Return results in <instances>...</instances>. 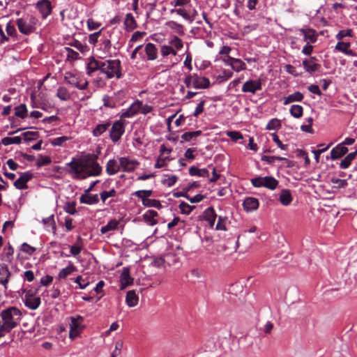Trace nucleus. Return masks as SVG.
I'll use <instances>...</instances> for the list:
<instances>
[{"instance_id": "obj_23", "label": "nucleus", "mask_w": 357, "mask_h": 357, "mask_svg": "<svg viewBox=\"0 0 357 357\" xmlns=\"http://www.w3.org/2000/svg\"><path fill=\"white\" fill-rule=\"evenodd\" d=\"M301 33L303 34L304 40L307 42V43H315L317 40V35L316 31L312 29H300Z\"/></svg>"}, {"instance_id": "obj_16", "label": "nucleus", "mask_w": 357, "mask_h": 357, "mask_svg": "<svg viewBox=\"0 0 357 357\" xmlns=\"http://www.w3.org/2000/svg\"><path fill=\"white\" fill-rule=\"evenodd\" d=\"M261 89L260 80H248L242 86V91L245 93H255L257 90Z\"/></svg>"}, {"instance_id": "obj_39", "label": "nucleus", "mask_w": 357, "mask_h": 357, "mask_svg": "<svg viewBox=\"0 0 357 357\" xmlns=\"http://www.w3.org/2000/svg\"><path fill=\"white\" fill-rule=\"evenodd\" d=\"M56 97L61 100L67 101L70 98V94L66 87L59 86L56 91Z\"/></svg>"}, {"instance_id": "obj_13", "label": "nucleus", "mask_w": 357, "mask_h": 357, "mask_svg": "<svg viewBox=\"0 0 357 357\" xmlns=\"http://www.w3.org/2000/svg\"><path fill=\"white\" fill-rule=\"evenodd\" d=\"M111 41L107 38L100 40L98 47L96 48V53L98 57L103 59L110 55Z\"/></svg>"}, {"instance_id": "obj_26", "label": "nucleus", "mask_w": 357, "mask_h": 357, "mask_svg": "<svg viewBox=\"0 0 357 357\" xmlns=\"http://www.w3.org/2000/svg\"><path fill=\"white\" fill-rule=\"evenodd\" d=\"M139 297L134 290H130L127 292L126 296V303L128 307H132L138 304Z\"/></svg>"}, {"instance_id": "obj_46", "label": "nucleus", "mask_w": 357, "mask_h": 357, "mask_svg": "<svg viewBox=\"0 0 357 357\" xmlns=\"http://www.w3.org/2000/svg\"><path fill=\"white\" fill-rule=\"evenodd\" d=\"M22 142V138L19 136L14 137H6L1 139V144L4 146H8L13 144H19Z\"/></svg>"}, {"instance_id": "obj_48", "label": "nucleus", "mask_w": 357, "mask_h": 357, "mask_svg": "<svg viewBox=\"0 0 357 357\" xmlns=\"http://www.w3.org/2000/svg\"><path fill=\"white\" fill-rule=\"evenodd\" d=\"M171 13H176L177 15L181 16L185 20H188L190 22H192L193 19L190 17L189 13L183 8H173L170 10Z\"/></svg>"}, {"instance_id": "obj_12", "label": "nucleus", "mask_w": 357, "mask_h": 357, "mask_svg": "<svg viewBox=\"0 0 357 357\" xmlns=\"http://www.w3.org/2000/svg\"><path fill=\"white\" fill-rule=\"evenodd\" d=\"M23 301L25 306L31 310L37 309L41 303L40 297L34 296L31 290L26 291Z\"/></svg>"}, {"instance_id": "obj_44", "label": "nucleus", "mask_w": 357, "mask_h": 357, "mask_svg": "<svg viewBox=\"0 0 357 357\" xmlns=\"http://www.w3.org/2000/svg\"><path fill=\"white\" fill-rule=\"evenodd\" d=\"M143 205L146 207H153L155 208H160L162 204L159 200L155 199H143Z\"/></svg>"}, {"instance_id": "obj_4", "label": "nucleus", "mask_w": 357, "mask_h": 357, "mask_svg": "<svg viewBox=\"0 0 357 357\" xmlns=\"http://www.w3.org/2000/svg\"><path fill=\"white\" fill-rule=\"evenodd\" d=\"M183 82L187 88L207 89L210 86V81L205 77H202L196 73L186 74Z\"/></svg>"}, {"instance_id": "obj_43", "label": "nucleus", "mask_w": 357, "mask_h": 357, "mask_svg": "<svg viewBox=\"0 0 357 357\" xmlns=\"http://www.w3.org/2000/svg\"><path fill=\"white\" fill-rule=\"evenodd\" d=\"M15 115L21 119H24L27 115V109L25 104H20L15 107Z\"/></svg>"}, {"instance_id": "obj_6", "label": "nucleus", "mask_w": 357, "mask_h": 357, "mask_svg": "<svg viewBox=\"0 0 357 357\" xmlns=\"http://www.w3.org/2000/svg\"><path fill=\"white\" fill-rule=\"evenodd\" d=\"M126 125V121L122 119L117 120L111 124L109 133V138L113 143L115 144L121 139L125 133Z\"/></svg>"}, {"instance_id": "obj_53", "label": "nucleus", "mask_w": 357, "mask_h": 357, "mask_svg": "<svg viewBox=\"0 0 357 357\" xmlns=\"http://www.w3.org/2000/svg\"><path fill=\"white\" fill-rule=\"evenodd\" d=\"M176 226H178L179 229H182L185 226V222L183 220H181L179 217H174V218L168 223L167 228L171 229Z\"/></svg>"}, {"instance_id": "obj_21", "label": "nucleus", "mask_w": 357, "mask_h": 357, "mask_svg": "<svg viewBox=\"0 0 357 357\" xmlns=\"http://www.w3.org/2000/svg\"><path fill=\"white\" fill-rule=\"evenodd\" d=\"M79 202L81 204L89 205L96 204L99 202V197L97 194L92 195L85 192L79 197Z\"/></svg>"}, {"instance_id": "obj_38", "label": "nucleus", "mask_w": 357, "mask_h": 357, "mask_svg": "<svg viewBox=\"0 0 357 357\" xmlns=\"http://www.w3.org/2000/svg\"><path fill=\"white\" fill-rule=\"evenodd\" d=\"M63 52L66 54V59L70 62H73L79 59V53L70 47H64Z\"/></svg>"}, {"instance_id": "obj_1", "label": "nucleus", "mask_w": 357, "mask_h": 357, "mask_svg": "<svg viewBox=\"0 0 357 357\" xmlns=\"http://www.w3.org/2000/svg\"><path fill=\"white\" fill-rule=\"evenodd\" d=\"M69 167L68 172L75 179H85L90 176H99L102 172V167L91 155L78 159L73 158L67 163Z\"/></svg>"}, {"instance_id": "obj_3", "label": "nucleus", "mask_w": 357, "mask_h": 357, "mask_svg": "<svg viewBox=\"0 0 357 357\" xmlns=\"http://www.w3.org/2000/svg\"><path fill=\"white\" fill-rule=\"evenodd\" d=\"M0 315L3 321L1 326L11 331L20 324L22 314L17 307L12 306L3 310Z\"/></svg>"}, {"instance_id": "obj_52", "label": "nucleus", "mask_w": 357, "mask_h": 357, "mask_svg": "<svg viewBox=\"0 0 357 357\" xmlns=\"http://www.w3.org/2000/svg\"><path fill=\"white\" fill-rule=\"evenodd\" d=\"M76 203L75 202H68L63 206V210L70 215H75L77 213Z\"/></svg>"}, {"instance_id": "obj_36", "label": "nucleus", "mask_w": 357, "mask_h": 357, "mask_svg": "<svg viewBox=\"0 0 357 357\" xmlns=\"http://www.w3.org/2000/svg\"><path fill=\"white\" fill-rule=\"evenodd\" d=\"M357 154V150L354 152H351L349 153L340 162V167L342 169H347L348 168L351 161L356 158Z\"/></svg>"}, {"instance_id": "obj_14", "label": "nucleus", "mask_w": 357, "mask_h": 357, "mask_svg": "<svg viewBox=\"0 0 357 357\" xmlns=\"http://www.w3.org/2000/svg\"><path fill=\"white\" fill-rule=\"evenodd\" d=\"M33 174L30 172L20 173V176L14 182V186L19 190L28 188L27 183L33 178Z\"/></svg>"}, {"instance_id": "obj_64", "label": "nucleus", "mask_w": 357, "mask_h": 357, "mask_svg": "<svg viewBox=\"0 0 357 357\" xmlns=\"http://www.w3.org/2000/svg\"><path fill=\"white\" fill-rule=\"evenodd\" d=\"M70 139V137H66V136L59 137L54 138L52 141V144L53 146H62L64 142L69 140Z\"/></svg>"}, {"instance_id": "obj_45", "label": "nucleus", "mask_w": 357, "mask_h": 357, "mask_svg": "<svg viewBox=\"0 0 357 357\" xmlns=\"http://www.w3.org/2000/svg\"><path fill=\"white\" fill-rule=\"evenodd\" d=\"M135 107H136V104H135V102H134L126 111L123 112L121 114L120 119L123 120V119L130 118V117L135 115L138 112V109L135 108Z\"/></svg>"}, {"instance_id": "obj_58", "label": "nucleus", "mask_w": 357, "mask_h": 357, "mask_svg": "<svg viewBox=\"0 0 357 357\" xmlns=\"http://www.w3.org/2000/svg\"><path fill=\"white\" fill-rule=\"evenodd\" d=\"M233 76V72L230 70H223L218 75V79L220 82H225L230 79Z\"/></svg>"}, {"instance_id": "obj_30", "label": "nucleus", "mask_w": 357, "mask_h": 357, "mask_svg": "<svg viewBox=\"0 0 357 357\" xmlns=\"http://www.w3.org/2000/svg\"><path fill=\"white\" fill-rule=\"evenodd\" d=\"M166 26L172 29L174 32L180 36L185 34L184 27L182 24L177 23L174 21H168L165 24Z\"/></svg>"}, {"instance_id": "obj_31", "label": "nucleus", "mask_w": 357, "mask_h": 357, "mask_svg": "<svg viewBox=\"0 0 357 357\" xmlns=\"http://www.w3.org/2000/svg\"><path fill=\"white\" fill-rule=\"evenodd\" d=\"M303 93L299 91H296L284 98V105H288L293 102H301L303 100Z\"/></svg>"}, {"instance_id": "obj_57", "label": "nucleus", "mask_w": 357, "mask_h": 357, "mask_svg": "<svg viewBox=\"0 0 357 357\" xmlns=\"http://www.w3.org/2000/svg\"><path fill=\"white\" fill-rule=\"evenodd\" d=\"M69 45L72 47H74L77 50H79L81 52H84L87 50V46L85 45H83L80 41L75 40L74 41H72L69 43Z\"/></svg>"}, {"instance_id": "obj_40", "label": "nucleus", "mask_w": 357, "mask_h": 357, "mask_svg": "<svg viewBox=\"0 0 357 357\" xmlns=\"http://www.w3.org/2000/svg\"><path fill=\"white\" fill-rule=\"evenodd\" d=\"M252 184L257 188H268V176L257 177L251 179Z\"/></svg>"}, {"instance_id": "obj_8", "label": "nucleus", "mask_w": 357, "mask_h": 357, "mask_svg": "<svg viewBox=\"0 0 357 357\" xmlns=\"http://www.w3.org/2000/svg\"><path fill=\"white\" fill-rule=\"evenodd\" d=\"M84 318L80 315L70 317L69 337L74 340L82 333L84 326L83 325Z\"/></svg>"}, {"instance_id": "obj_54", "label": "nucleus", "mask_w": 357, "mask_h": 357, "mask_svg": "<svg viewBox=\"0 0 357 357\" xmlns=\"http://www.w3.org/2000/svg\"><path fill=\"white\" fill-rule=\"evenodd\" d=\"M331 181L334 184V188H344L348 185V183L346 179H340L333 177L331 179Z\"/></svg>"}, {"instance_id": "obj_56", "label": "nucleus", "mask_w": 357, "mask_h": 357, "mask_svg": "<svg viewBox=\"0 0 357 357\" xmlns=\"http://www.w3.org/2000/svg\"><path fill=\"white\" fill-rule=\"evenodd\" d=\"M195 208V206H190L184 202H182L179 204V208L181 213L184 214H190Z\"/></svg>"}, {"instance_id": "obj_18", "label": "nucleus", "mask_w": 357, "mask_h": 357, "mask_svg": "<svg viewBox=\"0 0 357 357\" xmlns=\"http://www.w3.org/2000/svg\"><path fill=\"white\" fill-rule=\"evenodd\" d=\"M121 289L126 287L128 285H130L133 282V278L130 275V268L128 267H124L123 268L121 278Z\"/></svg>"}, {"instance_id": "obj_28", "label": "nucleus", "mask_w": 357, "mask_h": 357, "mask_svg": "<svg viewBox=\"0 0 357 357\" xmlns=\"http://www.w3.org/2000/svg\"><path fill=\"white\" fill-rule=\"evenodd\" d=\"M45 229L48 231H52L53 233H55L56 227V223L54 221V215H51L47 218H43L42 220Z\"/></svg>"}, {"instance_id": "obj_24", "label": "nucleus", "mask_w": 357, "mask_h": 357, "mask_svg": "<svg viewBox=\"0 0 357 357\" xmlns=\"http://www.w3.org/2000/svg\"><path fill=\"white\" fill-rule=\"evenodd\" d=\"M144 52L146 53L147 60L153 61L156 59L158 57V50L156 46L151 43H149L145 45Z\"/></svg>"}, {"instance_id": "obj_29", "label": "nucleus", "mask_w": 357, "mask_h": 357, "mask_svg": "<svg viewBox=\"0 0 357 357\" xmlns=\"http://www.w3.org/2000/svg\"><path fill=\"white\" fill-rule=\"evenodd\" d=\"M124 25L126 29L130 31H133L135 28H137V22L132 13L126 14Z\"/></svg>"}, {"instance_id": "obj_55", "label": "nucleus", "mask_w": 357, "mask_h": 357, "mask_svg": "<svg viewBox=\"0 0 357 357\" xmlns=\"http://www.w3.org/2000/svg\"><path fill=\"white\" fill-rule=\"evenodd\" d=\"M204 219L206 221L208 220H215L217 218V215L215 212V210L213 207H209L206 208L204 211Z\"/></svg>"}, {"instance_id": "obj_63", "label": "nucleus", "mask_w": 357, "mask_h": 357, "mask_svg": "<svg viewBox=\"0 0 357 357\" xmlns=\"http://www.w3.org/2000/svg\"><path fill=\"white\" fill-rule=\"evenodd\" d=\"M178 177L175 175L168 176L162 180V183L168 187L173 186L177 181Z\"/></svg>"}, {"instance_id": "obj_47", "label": "nucleus", "mask_w": 357, "mask_h": 357, "mask_svg": "<svg viewBox=\"0 0 357 357\" xmlns=\"http://www.w3.org/2000/svg\"><path fill=\"white\" fill-rule=\"evenodd\" d=\"M160 53L163 57L167 56L169 54H172L174 56L177 54L176 50L170 45H162L160 48Z\"/></svg>"}, {"instance_id": "obj_33", "label": "nucleus", "mask_w": 357, "mask_h": 357, "mask_svg": "<svg viewBox=\"0 0 357 357\" xmlns=\"http://www.w3.org/2000/svg\"><path fill=\"white\" fill-rule=\"evenodd\" d=\"M117 195V192L114 188H112L109 190H102L100 193V197L103 204H107V200L109 198H113L115 197ZM112 201H109L108 204H110Z\"/></svg>"}, {"instance_id": "obj_2", "label": "nucleus", "mask_w": 357, "mask_h": 357, "mask_svg": "<svg viewBox=\"0 0 357 357\" xmlns=\"http://www.w3.org/2000/svg\"><path fill=\"white\" fill-rule=\"evenodd\" d=\"M100 71L104 74L107 79H120L122 77V68L120 60L107 59L99 60L94 57H90L86 65V74L91 75L92 73Z\"/></svg>"}, {"instance_id": "obj_49", "label": "nucleus", "mask_w": 357, "mask_h": 357, "mask_svg": "<svg viewBox=\"0 0 357 357\" xmlns=\"http://www.w3.org/2000/svg\"><path fill=\"white\" fill-rule=\"evenodd\" d=\"M13 253H14V249L12 247V245L10 243H8V245L4 248L3 252V254L5 257V261H6L8 262H11Z\"/></svg>"}, {"instance_id": "obj_9", "label": "nucleus", "mask_w": 357, "mask_h": 357, "mask_svg": "<svg viewBox=\"0 0 357 357\" xmlns=\"http://www.w3.org/2000/svg\"><path fill=\"white\" fill-rule=\"evenodd\" d=\"M292 195L289 190L281 189L278 195L276 194L269 195V201H279L280 204L284 206H289L292 202Z\"/></svg>"}, {"instance_id": "obj_51", "label": "nucleus", "mask_w": 357, "mask_h": 357, "mask_svg": "<svg viewBox=\"0 0 357 357\" xmlns=\"http://www.w3.org/2000/svg\"><path fill=\"white\" fill-rule=\"evenodd\" d=\"M231 68L236 72H239L241 70H245L246 65L242 60L235 58L234 60H233Z\"/></svg>"}, {"instance_id": "obj_32", "label": "nucleus", "mask_w": 357, "mask_h": 357, "mask_svg": "<svg viewBox=\"0 0 357 357\" xmlns=\"http://www.w3.org/2000/svg\"><path fill=\"white\" fill-rule=\"evenodd\" d=\"M77 271V268L71 263L68 264L66 268L61 269L58 274L57 278L59 280L65 279L72 273Z\"/></svg>"}, {"instance_id": "obj_22", "label": "nucleus", "mask_w": 357, "mask_h": 357, "mask_svg": "<svg viewBox=\"0 0 357 357\" xmlns=\"http://www.w3.org/2000/svg\"><path fill=\"white\" fill-rule=\"evenodd\" d=\"M120 170V163H118L115 159H111L107 161L105 171L108 175H114Z\"/></svg>"}, {"instance_id": "obj_37", "label": "nucleus", "mask_w": 357, "mask_h": 357, "mask_svg": "<svg viewBox=\"0 0 357 357\" xmlns=\"http://www.w3.org/2000/svg\"><path fill=\"white\" fill-rule=\"evenodd\" d=\"M202 132L201 130H196L192 132H185L181 135V138L182 142H190L192 139H196L197 137L202 135Z\"/></svg>"}, {"instance_id": "obj_50", "label": "nucleus", "mask_w": 357, "mask_h": 357, "mask_svg": "<svg viewBox=\"0 0 357 357\" xmlns=\"http://www.w3.org/2000/svg\"><path fill=\"white\" fill-rule=\"evenodd\" d=\"M169 43L170 46L173 47V48L175 49L176 51L181 50L183 46V41L181 40V39H180L178 37L176 36L172 37L169 40Z\"/></svg>"}, {"instance_id": "obj_17", "label": "nucleus", "mask_w": 357, "mask_h": 357, "mask_svg": "<svg viewBox=\"0 0 357 357\" xmlns=\"http://www.w3.org/2000/svg\"><path fill=\"white\" fill-rule=\"evenodd\" d=\"M11 273L7 265L0 264V284H3L5 289H7V284Z\"/></svg>"}, {"instance_id": "obj_27", "label": "nucleus", "mask_w": 357, "mask_h": 357, "mask_svg": "<svg viewBox=\"0 0 357 357\" xmlns=\"http://www.w3.org/2000/svg\"><path fill=\"white\" fill-rule=\"evenodd\" d=\"M158 215V213L153 210H148L144 215V220L150 226H153L158 223L155 219Z\"/></svg>"}, {"instance_id": "obj_20", "label": "nucleus", "mask_w": 357, "mask_h": 357, "mask_svg": "<svg viewBox=\"0 0 357 357\" xmlns=\"http://www.w3.org/2000/svg\"><path fill=\"white\" fill-rule=\"evenodd\" d=\"M111 122L107 120L102 123L97 124L92 130V134L94 137H98L101 136L110 127Z\"/></svg>"}, {"instance_id": "obj_15", "label": "nucleus", "mask_w": 357, "mask_h": 357, "mask_svg": "<svg viewBox=\"0 0 357 357\" xmlns=\"http://www.w3.org/2000/svg\"><path fill=\"white\" fill-rule=\"evenodd\" d=\"M36 8L38 10L43 19H46L52 11V6L50 0L38 1L36 3Z\"/></svg>"}, {"instance_id": "obj_19", "label": "nucleus", "mask_w": 357, "mask_h": 357, "mask_svg": "<svg viewBox=\"0 0 357 357\" xmlns=\"http://www.w3.org/2000/svg\"><path fill=\"white\" fill-rule=\"evenodd\" d=\"M347 151L348 149L342 144H340L331 150V159L333 160L338 159L346 154Z\"/></svg>"}, {"instance_id": "obj_5", "label": "nucleus", "mask_w": 357, "mask_h": 357, "mask_svg": "<svg viewBox=\"0 0 357 357\" xmlns=\"http://www.w3.org/2000/svg\"><path fill=\"white\" fill-rule=\"evenodd\" d=\"M38 20L33 15H26L16 20L19 31L28 35L34 31Z\"/></svg>"}, {"instance_id": "obj_59", "label": "nucleus", "mask_w": 357, "mask_h": 357, "mask_svg": "<svg viewBox=\"0 0 357 357\" xmlns=\"http://www.w3.org/2000/svg\"><path fill=\"white\" fill-rule=\"evenodd\" d=\"M51 162V158L49 156H43L40 155L37 160L36 165L38 167H42L50 164Z\"/></svg>"}, {"instance_id": "obj_35", "label": "nucleus", "mask_w": 357, "mask_h": 357, "mask_svg": "<svg viewBox=\"0 0 357 357\" xmlns=\"http://www.w3.org/2000/svg\"><path fill=\"white\" fill-rule=\"evenodd\" d=\"M189 174L191 176H198L200 177H208L209 172L207 169H199L195 166H192L189 169Z\"/></svg>"}, {"instance_id": "obj_25", "label": "nucleus", "mask_w": 357, "mask_h": 357, "mask_svg": "<svg viewBox=\"0 0 357 357\" xmlns=\"http://www.w3.org/2000/svg\"><path fill=\"white\" fill-rule=\"evenodd\" d=\"M243 206L246 211L256 210L259 206L258 199L254 197H247L243 201Z\"/></svg>"}, {"instance_id": "obj_7", "label": "nucleus", "mask_w": 357, "mask_h": 357, "mask_svg": "<svg viewBox=\"0 0 357 357\" xmlns=\"http://www.w3.org/2000/svg\"><path fill=\"white\" fill-rule=\"evenodd\" d=\"M64 80L69 84L77 88L79 90H84L88 87L89 82L78 73L66 72L64 75Z\"/></svg>"}, {"instance_id": "obj_42", "label": "nucleus", "mask_w": 357, "mask_h": 357, "mask_svg": "<svg viewBox=\"0 0 357 357\" xmlns=\"http://www.w3.org/2000/svg\"><path fill=\"white\" fill-rule=\"evenodd\" d=\"M135 104H136V107L138 109V112H139L141 114H146L152 112L153 107L149 105H142V102L139 100H137L135 102Z\"/></svg>"}, {"instance_id": "obj_61", "label": "nucleus", "mask_w": 357, "mask_h": 357, "mask_svg": "<svg viewBox=\"0 0 357 357\" xmlns=\"http://www.w3.org/2000/svg\"><path fill=\"white\" fill-rule=\"evenodd\" d=\"M227 220V218L226 217L219 216L218 223L215 226V229L217 230L225 231L227 229H226Z\"/></svg>"}, {"instance_id": "obj_62", "label": "nucleus", "mask_w": 357, "mask_h": 357, "mask_svg": "<svg viewBox=\"0 0 357 357\" xmlns=\"http://www.w3.org/2000/svg\"><path fill=\"white\" fill-rule=\"evenodd\" d=\"M353 31H352V29H344V30H341L338 32V33L336 35V38L338 40H342L344 37L346 36H349V37H352L353 36V34H352Z\"/></svg>"}, {"instance_id": "obj_41", "label": "nucleus", "mask_w": 357, "mask_h": 357, "mask_svg": "<svg viewBox=\"0 0 357 357\" xmlns=\"http://www.w3.org/2000/svg\"><path fill=\"white\" fill-rule=\"evenodd\" d=\"M289 112L294 118L299 119L303 116V108L299 105H293L291 106Z\"/></svg>"}, {"instance_id": "obj_11", "label": "nucleus", "mask_w": 357, "mask_h": 357, "mask_svg": "<svg viewBox=\"0 0 357 357\" xmlns=\"http://www.w3.org/2000/svg\"><path fill=\"white\" fill-rule=\"evenodd\" d=\"M302 64L305 72L310 75L319 71L321 67V65L317 63V59L315 56H310L308 59H304Z\"/></svg>"}, {"instance_id": "obj_60", "label": "nucleus", "mask_w": 357, "mask_h": 357, "mask_svg": "<svg viewBox=\"0 0 357 357\" xmlns=\"http://www.w3.org/2000/svg\"><path fill=\"white\" fill-rule=\"evenodd\" d=\"M75 283H77L80 289H84L89 285V282L83 279L81 275H78L74 280Z\"/></svg>"}, {"instance_id": "obj_34", "label": "nucleus", "mask_w": 357, "mask_h": 357, "mask_svg": "<svg viewBox=\"0 0 357 357\" xmlns=\"http://www.w3.org/2000/svg\"><path fill=\"white\" fill-rule=\"evenodd\" d=\"M119 222L116 219L110 220L107 224L100 228L102 234H105L109 231H114L117 229Z\"/></svg>"}, {"instance_id": "obj_10", "label": "nucleus", "mask_w": 357, "mask_h": 357, "mask_svg": "<svg viewBox=\"0 0 357 357\" xmlns=\"http://www.w3.org/2000/svg\"><path fill=\"white\" fill-rule=\"evenodd\" d=\"M120 169L125 172H132L139 165V162L135 159L129 157H121L119 158Z\"/></svg>"}]
</instances>
